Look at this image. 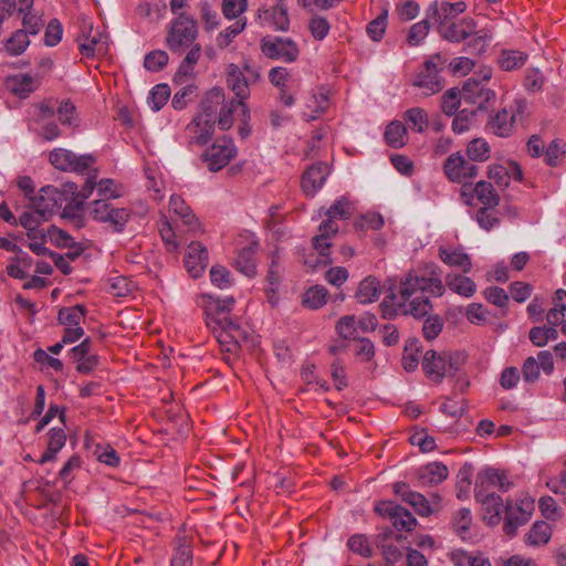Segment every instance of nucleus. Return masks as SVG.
<instances>
[{
	"label": "nucleus",
	"instance_id": "1",
	"mask_svg": "<svg viewBox=\"0 0 566 566\" xmlns=\"http://www.w3.org/2000/svg\"><path fill=\"white\" fill-rule=\"evenodd\" d=\"M441 268L433 263H423L400 280L398 293L390 290L380 306L384 318L397 315H411L422 318L431 313L433 305L430 296L440 297L446 293L441 279Z\"/></svg>",
	"mask_w": 566,
	"mask_h": 566
},
{
	"label": "nucleus",
	"instance_id": "2",
	"mask_svg": "<svg viewBox=\"0 0 566 566\" xmlns=\"http://www.w3.org/2000/svg\"><path fill=\"white\" fill-rule=\"evenodd\" d=\"M354 212L353 203L346 198L336 200L325 212L324 220L318 227V234L313 238V247L324 258L323 263L327 264L332 261L328 259L329 249L332 247V238L339 230L337 220H347Z\"/></svg>",
	"mask_w": 566,
	"mask_h": 566
},
{
	"label": "nucleus",
	"instance_id": "3",
	"mask_svg": "<svg viewBox=\"0 0 566 566\" xmlns=\"http://www.w3.org/2000/svg\"><path fill=\"white\" fill-rule=\"evenodd\" d=\"M73 186H45L36 196L30 197L29 208L38 213L42 221H49L63 206L67 196L74 195Z\"/></svg>",
	"mask_w": 566,
	"mask_h": 566
},
{
	"label": "nucleus",
	"instance_id": "4",
	"mask_svg": "<svg viewBox=\"0 0 566 566\" xmlns=\"http://www.w3.org/2000/svg\"><path fill=\"white\" fill-rule=\"evenodd\" d=\"M207 326L212 331L221 350L237 354L241 344L248 340V332L230 317H210Z\"/></svg>",
	"mask_w": 566,
	"mask_h": 566
},
{
	"label": "nucleus",
	"instance_id": "5",
	"mask_svg": "<svg viewBox=\"0 0 566 566\" xmlns=\"http://www.w3.org/2000/svg\"><path fill=\"white\" fill-rule=\"evenodd\" d=\"M527 111L525 98H514L504 106L488 123V127L499 137H507L512 134L514 124L522 120Z\"/></svg>",
	"mask_w": 566,
	"mask_h": 566
},
{
	"label": "nucleus",
	"instance_id": "6",
	"mask_svg": "<svg viewBox=\"0 0 566 566\" xmlns=\"http://www.w3.org/2000/svg\"><path fill=\"white\" fill-rule=\"evenodd\" d=\"M197 34L195 20L180 13L171 23L166 38V44L171 52L182 53L195 43Z\"/></svg>",
	"mask_w": 566,
	"mask_h": 566
},
{
	"label": "nucleus",
	"instance_id": "7",
	"mask_svg": "<svg viewBox=\"0 0 566 566\" xmlns=\"http://www.w3.org/2000/svg\"><path fill=\"white\" fill-rule=\"evenodd\" d=\"M428 11L431 12L432 19L438 23L440 35L450 42L459 43L474 33L476 23L473 19L465 18L459 21H447L441 18L437 1L430 4Z\"/></svg>",
	"mask_w": 566,
	"mask_h": 566
},
{
	"label": "nucleus",
	"instance_id": "8",
	"mask_svg": "<svg viewBox=\"0 0 566 566\" xmlns=\"http://www.w3.org/2000/svg\"><path fill=\"white\" fill-rule=\"evenodd\" d=\"M461 363L450 355L439 354L436 350L426 352L422 359V369L427 377L441 382L444 376H455L460 370Z\"/></svg>",
	"mask_w": 566,
	"mask_h": 566
},
{
	"label": "nucleus",
	"instance_id": "9",
	"mask_svg": "<svg viewBox=\"0 0 566 566\" xmlns=\"http://www.w3.org/2000/svg\"><path fill=\"white\" fill-rule=\"evenodd\" d=\"M443 62L440 55H434L428 60L423 67L415 75L412 85L422 90L424 96L439 93L443 88V80L440 75Z\"/></svg>",
	"mask_w": 566,
	"mask_h": 566
},
{
	"label": "nucleus",
	"instance_id": "10",
	"mask_svg": "<svg viewBox=\"0 0 566 566\" xmlns=\"http://www.w3.org/2000/svg\"><path fill=\"white\" fill-rule=\"evenodd\" d=\"M49 160L59 170L78 174L88 172L95 164V158L92 155L77 156L64 148L53 149L49 155Z\"/></svg>",
	"mask_w": 566,
	"mask_h": 566
},
{
	"label": "nucleus",
	"instance_id": "11",
	"mask_svg": "<svg viewBox=\"0 0 566 566\" xmlns=\"http://www.w3.org/2000/svg\"><path fill=\"white\" fill-rule=\"evenodd\" d=\"M237 156V147L231 138H218L201 155L202 160L207 163L212 172H217L226 167L232 158Z\"/></svg>",
	"mask_w": 566,
	"mask_h": 566
},
{
	"label": "nucleus",
	"instance_id": "12",
	"mask_svg": "<svg viewBox=\"0 0 566 566\" xmlns=\"http://www.w3.org/2000/svg\"><path fill=\"white\" fill-rule=\"evenodd\" d=\"M260 46L266 57L283 60L287 63L296 61L300 55L297 44L290 38H263Z\"/></svg>",
	"mask_w": 566,
	"mask_h": 566
},
{
	"label": "nucleus",
	"instance_id": "13",
	"mask_svg": "<svg viewBox=\"0 0 566 566\" xmlns=\"http://www.w3.org/2000/svg\"><path fill=\"white\" fill-rule=\"evenodd\" d=\"M95 175L93 177H90L86 179L85 184L83 185L82 189L78 190L77 185L75 182H65L62 186H73L74 195L67 196V203L63 207L62 217L69 218V219H75L80 217L85 200L92 195L93 190L96 187L95 182Z\"/></svg>",
	"mask_w": 566,
	"mask_h": 566
},
{
	"label": "nucleus",
	"instance_id": "14",
	"mask_svg": "<svg viewBox=\"0 0 566 566\" xmlns=\"http://www.w3.org/2000/svg\"><path fill=\"white\" fill-rule=\"evenodd\" d=\"M376 510L381 515L388 516L398 531L411 532L417 525L416 517L408 510L392 501L379 503Z\"/></svg>",
	"mask_w": 566,
	"mask_h": 566
},
{
	"label": "nucleus",
	"instance_id": "15",
	"mask_svg": "<svg viewBox=\"0 0 566 566\" xmlns=\"http://www.w3.org/2000/svg\"><path fill=\"white\" fill-rule=\"evenodd\" d=\"M443 170L452 182H462L478 174V167L468 161L460 151L451 154L446 159Z\"/></svg>",
	"mask_w": 566,
	"mask_h": 566
},
{
	"label": "nucleus",
	"instance_id": "16",
	"mask_svg": "<svg viewBox=\"0 0 566 566\" xmlns=\"http://www.w3.org/2000/svg\"><path fill=\"white\" fill-rule=\"evenodd\" d=\"M534 505L533 502L522 501L521 504L505 506V521L503 530L506 535L514 536L520 526L526 524L531 518Z\"/></svg>",
	"mask_w": 566,
	"mask_h": 566
},
{
	"label": "nucleus",
	"instance_id": "17",
	"mask_svg": "<svg viewBox=\"0 0 566 566\" xmlns=\"http://www.w3.org/2000/svg\"><path fill=\"white\" fill-rule=\"evenodd\" d=\"M216 124L196 115L185 128V138L189 146H205L214 134Z\"/></svg>",
	"mask_w": 566,
	"mask_h": 566
},
{
	"label": "nucleus",
	"instance_id": "18",
	"mask_svg": "<svg viewBox=\"0 0 566 566\" xmlns=\"http://www.w3.org/2000/svg\"><path fill=\"white\" fill-rule=\"evenodd\" d=\"M461 97L464 102L482 108L486 103L495 99V92L485 87L481 81L471 77L464 82Z\"/></svg>",
	"mask_w": 566,
	"mask_h": 566
},
{
	"label": "nucleus",
	"instance_id": "19",
	"mask_svg": "<svg viewBox=\"0 0 566 566\" xmlns=\"http://www.w3.org/2000/svg\"><path fill=\"white\" fill-rule=\"evenodd\" d=\"M392 491L396 495L411 505L416 512L421 516H429L434 512L430 502L421 494L409 489L406 482L399 481L392 484Z\"/></svg>",
	"mask_w": 566,
	"mask_h": 566
},
{
	"label": "nucleus",
	"instance_id": "20",
	"mask_svg": "<svg viewBox=\"0 0 566 566\" xmlns=\"http://www.w3.org/2000/svg\"><path fill=\"white\" fill-rule=\"evenodd\" d=\"M235 112H239L241 122H247L250 119V109L244 102L238 101L235 98L227 99L224 97V103L221 105L217 118V124L221 130H228L232 127L233 114Z\"/></svg>",
	"mask_w": 566,
	"mask_h": 566
},
{
	"label": "nucleus",
	"instance_id": "21",
	"mask_svg": "<svg viewBox=\"0 0 566 566\" xmlns=\"http://www.w3.org/2000/svg\"><path fill=\"white\" fill-rule=\"evenodd\" d=\"M208 261V251L200 242L193 241L188 245L185 266L192 277H199L203 273Z\"/></svg>",
	"mask_w": 566,
	"mask_h": 566
},
{
	"label": "nucleus",
	"instance_id": "22",
	"mask_svg": "<svg viewBox=\"0 0 566 566\" xmlns=\"http://www.w3.org/2000/svg\"><path fill=\"white\" fill-rule=\"evenodd\" d=\"M328 176L327 166L316 163L308 167L302 176V189L308 197H313L325 184Z\"/></svg>",
	"mask_w": 566,
	"mask_h": 566
},
{
	"label": "nucleus",
	"instance_id": "23",
	"mask_svg": "<svg viewBox=\"0 0 566 566\" xmlns=\"http://www.w3.org/2000/svg\"><path fill=\"white\" fill-rule=\"evenodd\" d=\"M224 95L222 88L214 87L208 91L201 99L199 112L196 115L217 124L220 107L224 103Z\"/></svg>",
	"mask_w": 566,
	"mask_h": 566
},
{
	"label": "nucleus",
	"instance_id": "24",
	"mask_svg": "<svg viewBox=\"0 0 566 566\" xmlns=\"http://www.w3.org/2000/svg\"><path fill=\"white\" fill-rule=\"evenodd\" d=\"M475 497L482 503L485 511L484 517L489 520V523L499 524L504 506L502 497L494 493L484 494L482 490H475Z\"/></svg>",
	"mask_w": 566,
	"mask_h": 566
},
{
	"label": "nucleus",
	"instance_id": "25",
	"mask_svg": "<svg viewBox=\"0 0 566 566\" xmlns=\"http://www.w3.org/2000/svg\"><path fill=\"white\" fill-rule=\"evenodd\" d=\"M227 85L235 94L238 101L244 102L250 96L248 80L235 64L227 69Z\"/></svg>",
	"mask_w": 566,
	"mask_h": 566
},
{
	"label": "nucleus",
	"instance_id": "26",
	"mask_svg": "<svg viewBox=\"0 0 566 566\" xmlns=\"http://www.w3.org/2000/svg\"><path fill=\"white\" fill-rule=\"evenodd\" d=\"M448 475V468L441 462H430L418 470V479L420 483L428 486H434L442 483Z\"/></svg>",
	"mask_w": 566,
	"mask_h": 566
},
{
	"label": "nucleus",
	"instance_id": "27",
	"mask_svg": "<svg viewBox=\"0 0 566 566\" xmlns=\"http://www.w3.org/2000/svg\"><path fill=\"white\" fill-rule=\"evenodd\" d=\"M78 50L83 56L93 57L96 53L106 54L108 50V36L96 30L88 39L80 42Z\"/></svg>",
	"mask_w": 566,
	"mask_h": 566
},
{
	"label": "nucleus",
	"instance_id": "28",
	"mask_svg": "<svg viewBox=\"0 0 566 566\" xmlns=\"http://www.w3.org/2000/svg\"><path fill=\"white\" fill-rule=\"evenodd\" d=\"M439 258L444 264L449 266L459 268L464 273L469 272L472 268L470 256L467 253H464L460 248L447 249L440 247Z\"/></svg>",
	"mask_w": 566,
	"mask_h": 566
},
{
	"label": "nucleus",
	"instance_id": "29",
	"mask_svg": "<svg viewBox=\"0 0 566 566\" xmlns=\"http://www.w3.org/2000/svg\"><path fill=\"white\" fill-rule=\"evenodd\" d=\"M511 483L507 481L506 475L496 469H486L479 473L478 484L475 490H486L489 488H499L501 491H506Z\"/></svg>",
	"mask_w": 566,
	"mask_h": 566
},
{
	"label": "nucleus",
	"instance_id": "30",
	"mask_svg": "<svg viewBox=\"0 0 566 566\" xmlns=\"http://www.w3.org/2000/svg\"><path fill=\"white\" fill-rule=\"evenodd\" d=\"M329 106L328 96L324 92L311 93L305 102L303 117L310 122L316 119L321 114L325 113Z\"/></svg>",
	"mask_w": 566,
	"mask_h": 566
},
{
	"label": "nucleus",
	"instance_id": "31",
	"mask_svg": "<svg viewBox=\"0 0 566 566\" xmlns=\"http://www.w3.org/2000/svg\"><path fill=\"white\" fill-rule=\"evenodd\" d=\"M446 287L463 297H471L476 292V284L473 280L461 274L449 273L446 276Z\"/></svg>",
	"mask_w": 566,
	"mask_h": 566
},
{
	"label": "nucleus",
	"instance_id": "32",
	"mask_svg": "<svg viewBox=\"0 0 566 566\" xmlns=\"http://www.w3.org/2000/svg\"><path fill=\"white\" fill-rule=\"evenodd\" d=\"M255 244H250L242 248L238 252V256L234 260V266L242 274L252 277L256 274V264L254 260Z\"/></svg>",
	"mask_w": 566,
	"mask_h": 566
},
{
	"label": "nucleus",
	"instance_id": "33",
	"mask_svg": "<svg viewBox=\"0 0 566 566\" xmlns=\"http://www.w3.org/2000/svg\"><path fill=\"white\" fill-rule=\"evenodd\" d=\"M86 308L83 305L63 307L59 311L57 321L66 327H78L85 319Z\"/></svg>",
	"mask_w": 566,
	"mask_h": 566
},
{
	"label": "nucleus",
	"instance_id": "34",
	"mask_svg": "<svg viewBox=\"0 0 566 566\" xmlns=\"http://www.w3.org/2000/svg\"><path fill=\"white\" fill-rule=\"evenodd\" d=\"M356 298L360 304L373 303L379 297V284L376 277L364 279L356 291Z\"/></svg>",
	"mask_w": 566,
	"mask_h": 566
},
{
	"label": "nucleus",
	"instance_id": "35",
	"mask_svg": "<svg viewBox=\"0 0 566 566\" xmlns=\"http://www.w3.org/2000/svg\"><path fill=\"white\" fill-rule=\"evenodd\" d=\"M408 139L406 126L398 122L388 124L385 130V140L392 148H400L406 145Z\"/></svg>",
	"mask_w": 566,
	"mask_h": 566
},
{
	"label": "nucleus",
	"instance_id": "36",
	"mask_svg": "<svg viewBox=\"0 0 566 566\" xmlns=\"http://www.w3.org/2000/svg\"><path fill=\"white\" fill-rule=\"evenodd\" d=\"M473 192L483 207L495 208L500 203V196L496 193L492 184L488 181H479Z\"/></svg>",
	"mask_w": 566,
	"mask_h": 566
},
{
	"label": "nucleus",
	"instance_id": "37",
	"mask_svg": "<svg viewBox=\"0 0 566 566\" xmlns=\"http://www.w3.org/2000/svg\"><path fill=\"white\" fill-rule=\"evenodd\" d=\"M552 530L546 522H536L525 535V543L531 546H539L548 543Z\"/></svg>",
	"mask_w": 566,
	"mask_h": 566
},
{
	"label": "nucleus",
	"instance_id": "38",
	"mask_svg": "<svg viewBox=\"0 0 566 566\" xmlns=\"http://www.w3.org/2000/svg\"><path fill=\"white\" fill-rule=\"evenodd\" d=\"M327 297L328 291L326 287L322 285H314L304 292L302 302L306 307L317 310L327 302Z\"/></svg>",
	"mask_w": 566,
	"mask_h": 566
},
{
	"label": "nucleus",
	"instance_id": "39",
	"mask_svg": "<svg viewBox=\"0 0 566 566\" xmlns=\"http://www.w3.org/2000/svg\"><path fill=\"white\" fill-rule=\"evenodd\" d=\"M30 45L29 36L24 30H17L4 41V51L9 55H21Z\"/></svg>",
	"mask_w": 566,
	"mask_h": 566
},
{
	"label": "nucleus",
	"instance_id": "40",
	"mask_svg": "<svg viewBox=\"0 0 566 566\" xmlns=\"http://www.w3.org/2000/svg\"><path fill=\"white\" fill-rule=\"evenodd\" d=\"M7 85L13 94L20 97H27L34 91V80L29 74L10 77L7 81Z\"/></svg>",
	"mask_w": 566,
	"mask_h": 566
},
{
	"label": "nucleus",
	"instance_id": "41",
	"mask_svg": "<svg viewBox=\"0 0 566 566\" xmlns=\"http://www.w3.org/2000/svg\"><path fill=\"white\" fill-rule=\"evenodd\" d=\"M405 119L409 127L417 133H423L429 125L427 113L420 107L408 109L405 114Z\"/></svg>",
	"mask_w": 566,
	"mask_h": 566
},
{
	"label": "nucleus",
	"instance_id": "42",
	"mask_svg": "<svg viewBox=\"0 0 566 566\" xmlns=\"http://www.w3.org/2000/svg\"><path fill=\"white\" fill-rule=\"evenodd\" d=\"M419 340L418 339H410L403 349L402 353V366L403 369L407 371H413L417 369L419 364Z\"/></svg>",
	"mask_w": 566,
	"mask_h": 566
},
{
	"label": "nucleus",
	"instance_id": "43",
	"mask_svg": "<svg viewBox=\"0 0 566 566\" xmlns=\"http://www.w3.org/2000/svg\"><path fill=\"white\" fill-rule=\"evenodd\" d=\"M130 210L112 206L103 223H108L117 232H122L130 218Z\"/></svg>",
	"mask_w": 566,
	"mask_h": 566
},
{
	"label": "nucleus",
	"instance_id": "44",
	"mask_svg": "<svg viewBox=\"0 0 566 566\" xmlns=\"http://www.w3.org/2000/svg\"><path fill=\"white\" fill-rule=\"evenodd\" d=\"M526 57L527 56L520 51H503L499 59V64L502 70L512 71L522 67Z\"/></svg>",
	"mask_w": 566,
	"mask_h": 566
},
{
	"label": "nucleus",
	"instance_id": "45",
	"mask_svg": "<svg viewBox=\"0 0 566 566\" xmlns=\"http://www.w3.org/2000/svg\"><path fill=\"white\" fill-rule=\"evenodd\" d=\"M169 96V86L167 84H158L150 91L147 102L153 111L158 112L167 103Z\"/></svg>",
	"mask_w": 566,
	"mask_h": 566
},
{
	"label": "nucleus",
	"instance_id": "46",
	"mask_svg": "<svg viewBox=\"0 0 566 566\" xmlns=\"http://www.w3.org/2000/svg\"><path fill=\"white\" fill-rule=\"evenodd\" d=\"M467 155L473 161H484L490 157V146L484 139L475 138L469 143Z\"/></svg>",
	"mask_w": 566,
	"mask_h": 566
},
{
	"label": "nucleus",
	"instance_id": "47",
	"mask_svg": "<svg viewBox=\"0 0 566 566\" xmlns=\"http://www.w3.org/2000/svg\"><path fill=\"white\" fill-rule=\"evenodd\" d=\"M308 30L315 40L322 41L328 35L331 24L326 18L318 14H314L308 20Z\"/></svg>",
	"mask_w": 566,
	"mask_h": 566
},
{
	"label": "nucleus",
	"instance_id": "48",
	"mask_svg": "<svg viewBox=\"0 0 566 566\" xmlns=\"http://www.w3.org/2000/svg\"><path fill=\"white\" fill-rule=\"evenodd\" d=\"M430 23L427 19L411 25L407 35V42L411 46L419 45L428 35Z\"/></svg>",
	"mask_w": 566,
	"mask_h": 566
},
{
	"label": "nucleus",
	"instance_id": "49",
	"mask_svg": "<svg viewBox=\"0 0 566 566\" xmlns=\"http://www.w3.org/2000/svg\"><path fill=\"white\" fill-rule=\"evenodd\" d=\"M461 91L450 88L442 95L441 109L446 115H453L461 104Z\"/></svg>",
	"mask_w": 566,
	"mask_h": 566
},
{
	"label": "nucleus",
	"instance_id": "50",
	"mask_svg": "<svg viewBox=\"0 0 566 566\" xmlns=\"http://www.w3.org/2000/svg\"><path fill=\"white\" fill-rule=\"evenodd\" d=\"M475 220L479 226L490 231L500 224V218L496 216L494 208L482 207L476 211Z\"/></svg>",
	"mask_w": 566,
	"mask_h": 566
},
{
	"label": "nucleus",
	"instance_id": "51",
	"mask_svg": "<svg viewBox=\"0 0 566 566\" xmlns=\"http://www.w3.org/2000/svg\"><path fill=\"white\" fill-rule=\"evenodd\" d=\"M245 25V21L238 20L232 25L221 31L217 36L218 46L221 49L227 48L233 39L244 30Z\"/></svg>",
	"mask_w": 566,
	"mask_h": 566
},
{
	"label": "nucleus",
	"instance_id": "52",
	"mask_svg": "<svg viewBox=\"0 0 566 566\" xmlns=\"http://www.w3.org/2000/svg\"><path fill=\"white\" fill-rule=\"evenodd\" d=\"M49 239L53 244L57 248H73L75 247L74 239L64 230L57 228L56 226H50L48 228Z\"/></svg>",
	"mask_w": 566,
	"mask_h": 566
},
{
	"label": "nucleus",
	"instance_id": "53",
	"mask_svg": "<svg viewBox=\"0 0 566 566\" xmlns=\"http://www.w3.org/2000/svg\"><path fill=\"white\" fill-rule=\"evenodd\" d=\"M168 60V54L165 51H151L145 56L144 66L148 71L158 72L167 65Z\"/></svg>",
	"mask_w": 566,
	"mask_h": 566
},
{
	"label": "nucleus",
	"instance_id": "54",
	"mask_svg": "<svg viewBox=\"0 0 566 566\" xmlns=\"http://www.w3.org/2000/svg\"><path fill=\"white\" fill-rule=\"evenodd\" d=\"M427 315L428 317L426 318L422 326L423 337L427 340H432L437 338L438 335L441 333L443 327V321L439 315H430V313Z\"/></svg>",
	"mask_w": 566,
	"mask_h": 566
},
{
	"label": "nucleus",
	"instance_id": "55",
	"mask_svg": "<svg viewBox=\"0 0 566 566\" xmlns=\"http://www.w3.org/2000/svg\"><path fill=\"white\" fill-rule=\"evenodd\" d=\"M75 113L76 108L69 99L62 101L57 107V115L62 125L77 126L78 120Z\"/></svg>",
	"mask_w": 566,
	"mask_h": 566
},
{
	"label": "nucleus",
	"instance_id": "56",
	"mask_svg": "<svg viewBox=\"0 0 566 566\" xmlns=\"http://www.w3.org/2000/svg\"><path fill=\"white\" fill-rule=\"evenodd\" d=\"M347 546L353 553L359 554L363 557H370L373 554V549L367 537L361 534L353 535L348 539Z\"/></svg>",
	"mask_w": 566,
	"mask_h": 566
},
{
	"label": "nucleus",
	"instance_id": "57",
	"mask_svg": "<svg viewBox=\"0 0 566 566\" xmlns=\"http://www.w3.org/2000/svg\"><path fill=\"white\" fill-rule=\"evenodd\" d=\"M271 18L272 24L276 30L286 31L290 27L287 10L283 6H275L266 11Z\"/></svg>",
	"mask_w": 566,
	"mask_h": 566
},
{
	"label": "nucleus",
	"instance_id": "58",
	"mask_svg": "<svg viewBox=\"0 0 566 566\" xmlns=\"http://www.w3.org/2000/svg\"><path fill=\"white\" fill-rule=\"evenodd\" d=\"M471 40L468 42V50L472 54L482 53L488 42L491 40V34L485 30L475 31L471 34Z\"/></svg>",
	"mask_w": 566,
	"mask_h": 566
},
{
	"label": "nucleus",
	"instance_id": "59",
	"mask_svg": "<svg viewBox=\"0 0 566 566\" xmlns=\"http://www.w3.org/2000/svg\"><path fill=\"white\" fill-rule=\"evenodd\" d=\"M189 48L190 50L188 51L179 66V73L184 75H188L192 72L193 66L197 64L201 55V45L199 43H193Z\"/></svg>",
	"mask_w": 566,
	"mask_h": 566
},
{
	"label": "nucleus",
	"instance_id": "60",
	"mask_svg": "<svg viewBox=\"0 0 566 566\" xmlns=\"http://www.w3.org/2000/svg\"><path fill=\"white\" fill-rule=\"evenodd\" d=\"M336 331L344 339L355 338L357 326L354 315H345L340 317L336 324Z\"/></svg>",
	"mask_w": 566,
	"mask_h": 566
},
{
	"label": "nucleus",
	"instance_id": "61",
	"mask_svg": "<svg viewBox=\"0 0 566 566\" xmlns=\"http://www.w3.org/2000/svg\"><path fill=\"white\" fill-rule=\"evenodd\" d=\"M541 375V367L534 357H527L522 366V376L525 382L534 384L538 380Z\"/></svg>",
	"mask_w": 566,
	"mask_h": 566
},
{
	"label": "nucleus",
	"instance_id": "62",
	"mask_svg": "<svg viewBox=\"0 0 566 566\" xmlns=\"http://www.w3.org/2000/svg\"><path fill=\"white\" fill-rule=\"evenodd\" d=\"M112 206L108 200H94L88 205L90 214L95 221L104 222L108 211H112Z\"/></svg>",
	"mask_w": 566,
	"mask_h": 566
},
{
	"label": "nucleus",
	"instance_id": "63",
	"mask_svg": "<svg viewBox=\"0 0 566 566\" xmlns=\"http://www.w3.org/2000/svg\"><path fill=\"white\" fill-rule=\"evenodd\" d=\"M387 11L385 10L376 19L370 21L367 25V33L374 41H379L386 30Z\"/></svg>",
	"mask_w": 566,
	"mask_h": 566
},
{
	"label": "nucleus",
	"instance_id": "64",
	"mask_svg": "<svg viewBox=\"0 0 566 566\" xmlns=\"http://www.w3.org/2000/svg\"><path fill=\"white\" fill-rule=\"evenodd\" d=\"M248 0H223L222 13L227 19H235L247 10Z\"/></svg>",
	"mask_w": 566,
	"mask_h": 566
}]
</instances>
